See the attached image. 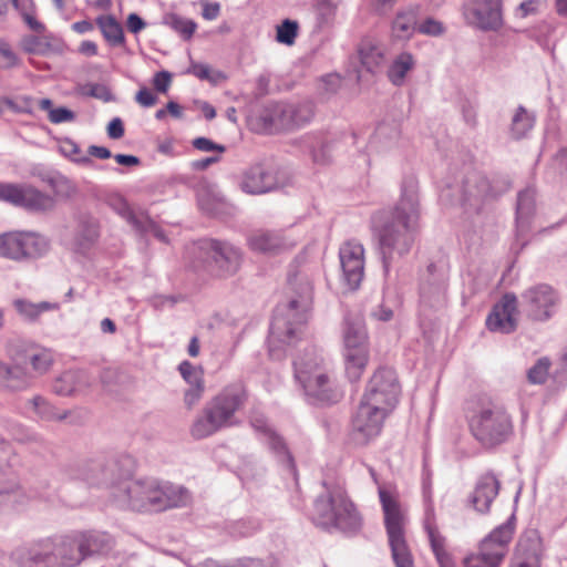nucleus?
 Listing matches in <instances>:
<instances>
[{"label": "nucleus", "instance_id": "423d86ee", "mask_svg": "<svg viewBox=\"0 0 567 567\" xmlns=\"http://www.w3.org/2000/svg\"><path fill=\"white\" fill-rule=\"evenodd\" d=\"M470 430L475 440L485 449L504 444L514 432L513 420L498 403H482L470 417Z\"/></svg>", "mask_w": 567, "mask_h": 567}, {"label": "nucleus", "instance_id": "ea45409f", "mask_svg": "<svg viewBox=\"0 0 567 567\" xmlns=\"http://www.w3.org/2000/svg\"><path fill=\"white\" fill-rule=\"evenodd\" d=\"M21 48L24 52L38 55H48L53 52V45L48 37L27 35L21 40Z\"/></svg>", "mask_w": 567, "mask_h": 567}, {"label": "nucleus", "instance_id": "412c9836", "mask_svg": "<svg viewBox=\"0 0 567 567\" xmlns=\"http://www.w3.org/2000/svg\"><path fill=\"white\" fill-rule=\"evenodd\" d=\"M53 567H76L83 561L75 534L50 538Z\"/></svg>", "mask_w": 567, "mask_h": 567}, {"label": "nucleus", "instance_id": "37998d69", "mask_svg": "<svg viewBox=\"0 0 567 567\" xmlns=\"http://www.w3.org/2000/svg\"><path fill=\"white\" fill-rule=\"evenodd\" d=\"M551 361L548 357L539 358L527 371V379L530 384H544L549 375Z\"/></svg>", "mask_w": 567, "mask_h": 567}, {"label": "nucleus", "instance_id": "5701e85b", "mask_svg": "<svg viewBox=\"0 0 567 567\" xmlns=\"http://www.w3.org/2000/svg\"><path fill=\"white\" fill-rule=\"evenodd\" d=\"M276 186L274 176L261 164L245 169L239 182L240 189L249 195H260L272 190Z\"/></svg>", "mask_w": 567, "mask_h": 567}, {"label": "nucleus", "instance_id": "39448f33", "mask_svg": "<svg viewBox=\"0 0 567 567\" xmlns=\"http://www.w3.org/2000/svg\"><path fill=\"white\" fill-rule=\"evenodd\" d=\"M326 487L313 504L312 522L326 530L355 533L361 527V517L347 493L339 486Z\"/></svg>", "mask_w": 567, "mask_h": 567}, {"label": "nucleus", "instance_id": "bb28decb", "mask_svg": "<svg viewBox=\"0 0 567 567\" xmlns=\"http://www.w3.org/2000/svg\"><path fill=\"white\" fill-rule=\"evenodd\" d=\"M493 196L488 181L473 173L466 177L463 184V203L477 207L484 199Z\"/></svg>", "mask_w": 567, "mask_h": 567}, {"label": "nucleus", "instance_id": "2f4dec72", "mask_svg": "<svg viewBox=\"0 0 567 567\" xmlns=\"http://www.w3.org/2000/svg\"><path fill=\"white\" fill-rule=\"evenodd\" d=\"M415 66V60L409 52L400 53L388 70V78L392 84L400 86L404 83L406 74Z\"/></svg>", "mask_w": 567, "mask_h": 567}, {"label": "nucleus", "instance_id": "a211bd4d", "mask_svg": "<svg viewBox=\"0 0 567 567\" xmlns=\"http://www.w3.org/2000/svg\"><path fill=\"white\" fill-rule=\"evenodd\" d=\"M10 561L12 567H53L50 538L16 548Z\"/></svg>", "mask_w": 567, "mask_h": 567}, {"label": "nucleus", "instance_id": "20e7f679", "mask_svg": "<svg viewBox=\"0 0 567 567\" xmlns=\"http://www.w3.org/2000/svg\"><path fill=\"white\" fill-rule=\"evenodd\" d=\"M394 392H363L351 417L348 444L364 447L382 431L384 420L392 412L396 398Z\"/></svg>", "mask_w": 567, "mask_h": 567}, {"label": "nucleus", "instance_id": "6e6d98bb", "mask_svg": "<svg viewBox=\"0 0 567 567\" xmlns=\"http://www.w3.org/2000/svg\"><path fill=\"white\" fill-rule=\"evenodd\" d=\"M49 121L53 124L72 122L75 118L74 112L66 107H58L48 114Z\"/></svg>", "mask_w": 567, "mask_h": 567}, {"label": "nucleus", "instance_id": "a19ab883", "mask_svg": "<svg viewBox=\"0 0 567 567\" xmlns=\"http://www.w3.org/2000/svg\"><path fill=\"white\" fill-rule=\"evenodd\" d=\"M535 117L523 106H519L512 120V134L515 138H522L532 130Z\"/></svg>", "mask_w": 567, "mask_h": 567}, {"label": "nucleus", "instance_id": "09e8293b", "mask_svg": "<svg viewBox=\"0 0 567 567\" xmlns=\"http://www.w3.org/2000/svg\"><path fill=\"white\" fill-rule=\"evenodd\" d=\"M32 368L40 373L48 371L53 362V354L49 349H38L29 355Z\"/></svg>", "mask_w": 567, "mask_h": 567}, {"label": "nucleus", "instance_id": "c85d7f7f", "mask_svg": "<svg viewBox=\"0 0 567 567\" xmlns=\"http://www.w3.org/2000/svg\"><path fill=\"white\" fill-rule=\"evenodd\" d=\"M535 210V190L530 187L519 192L516 207V221L518 231L528 229L529 219Z\"/></svg>", "mask_w": 567, "mask_h": 567}, {"label": "nucleus", "instance_id": "58836bf2", "mask_svg": "<svg viewBox=\"0 0 567 567\" xmlns=\"http://www.w3.org/2000/svg\"><path fill=\"white\" fill-rule=\"evenodd\" d=\"M370 390H388L400 386L393 370L388 367H380L369 381Z\"/></svg>", "mask_w": 567, "mask_h": 567}, {"label": "nucleus", "instance_id": "f03ea898", "mask_svg": "<svg viewBox=\"0 0 567 567\" xmlns=\"http://www.w3.org/2000/svg\"><path fill=\"white\" fill-rule=\"evenodd\" d=\"M419 198L413 188L404 189L392 209L380 212L372 217L371 227L385 274L394 260L410 252L419 229Z\"/></svg>", "mask_w": 567, "mask_h": 567}, {"label": "nucleus", "instance_id": "c9c22d12", "mask_svg": "<svg viewBox=\"0 0 567 567\" xmlns=\"http://www.w3.org/2000/svg\"><path fill=\"white\" fill-rule=\"evenodd\" d=\"M97 236V227L94 220L81 223L74 237V249L79 252H85L94 244Z\"/></svg>", "mask_w": 567, "mask_h": 567}, {"label": "nucleus", "instance_id": "aec40b11", "mask_svg": "<svg viewBox=\"0 0 567 567\" xmlns=\"http://www.w3.org/2000/svg\"><path fill=\"white\" fill-rule=\"evenodd\" d=\"M312 116L313 107L309 103L298 105L275 104L270 122L281 128L292 130L307 124Z\"/></svg>", "mask_w": 567, "mask_h": 567}, {"label": "nucleus", "instance_id": "de8ad7c7", "mask_svg": "<svg viewBox=\"0 0 567 567\" xmlns=\"http://www.w3.org/2000/svg\"><path fill=\"white\" fill-rule=\"evenodd\" d=\"M361 63L368 71L374 72L383 63L384 55L381 49L369 47L360 50Z\"/></svg>", "mask_w": 567, "mask_h": 567}, {"label": "nucleus", "instance_id": "72a5a7b5", "mask_svg": "<svg viewBox=\"0 0 567 567\" xmlns=\"http://www.w3.org/2000/svg\"><path fill=\"white\" fill-rule=\"evenodd\" d=\"M8 444L0 439V462L8 455ZM10 464L0 463V508L9 501L16 491V483L9 478Z\"/></svg>", "mask_w": 567, "mask_h": 567}, {"label": "nucleus", "instance_id": "f8f14e48", "mask_svg": "<svg viewBox=\"0 0 567 567\" xmlns=\"http://www.w3.org/2000/svg\"><path fill=\"white\" fill-rule=\"evenodd\" d=\"M557 302L556 291L545 284L533 286L522 293L523 308L527 317L535 321L548 320Z\"/></svg>", "mask_w": 567, "mask_h": 567}, {"label": "nucleus", "instance_id": "e433bc0d", "mask_svg": "<svg viewBox=\"0 0 567 567\" xmlns=\"http://www.w3.org/2000/svg\"><path fill=\"white\" fill-rule=\"evenodd\" d=\"M417 30L415 14L413 12L398 13L393 23L392 32L396 39L406 40Z\"/></svg>", "mask_w": 567, "mask_h": 567}, {"label": "nucleus", "instance_id": "0eeeda50", "mask_svg": "<svg viewBox=\"0 0 567 567\" xmlns=\"http://www.w3.org/2000/svg\"><path fill=\"white\" fill-rule=\"evenodd\" d=\"M379 497L395 567H414L413 557L404 537L405 516L399 501L380 485Z\"/></svg>", "mask_w": 567, "mask_h": 567}, {"label": "nucleus", "instance_id": "ddd939ff", "mask_svg": "<svg viewBox=\"0 0 567 567\" xmlns=\"http://www.w3.org/2000/svg\"><path fill=\"white\" fill-rule=\"evenodd\" d=\"M344 281L350 289H358L364 277V248L354 240L344 243L339 250Z\"/></svg>", "mask_w": 567, "mask_h": 567}, {"label": "nucleus", "instance_id": "052dcab7", "mask_svg": "<svg viewBox=\"0 0 567 567\" xmlns=\"http://www.w3.org/2000/svg\"><path fill=\"white\" fill-rule=\"evenodd\" d=\"M179 371L182 377L189 383V384H196L199 389L200 385L198 384V372L196 369L187 361H184L179 364Z\"/></svg>", "mask_w": 567, "mask_h": 567}, {"label": "nucleus", "instance_id": "4c0bfd02", "mask_svg": "<svg viewBox=\"0 0 567 567\" xmlns=\"http://www.w3.org/2000/svg\"><path fill=\"white\" fill-rule=\"evenodd\" d=\"M163 23L179 33L185 40H189L193 37L197 27L193 20L185 19L175 13L165 14Z\"/></svg>", "mask_w": 567, "mask_h": 567}, {"label": "nucleus", "instance_id": "cd10ccee", "mask_svg": "<svg viewBox=\"0 0 567 567\" xmlns=\"http://www.w3.org/2000/svg\"><path fill=\"white\" fill-rule=\"evenodd\" d=\"M12 306L18 316L27 322H37L43 312L58 309L56 303L41 301L32 302L24 298H17L12 301Z\"/></svg>", "mask_w": 567, "mask_h": 567}, {"label": "nucleus", "instance_id": "a878e982", "mask_svg": "<svg viewBox=\"0 0 567 567\" xmlns=\"http://www.w3.org/2000/svg\"><path fill=\"white\" fill-rule=\"evenodd\" d=\"M248 245L251 250L264 254H277L292 246L281 234L269 230H258L251 234Z\"/></svg>", "mask_w": 567, "mask_h": 567}, {"label": "nucleus", "instance_id": "bf43d9fd", "mask_svg": "<svg viewBox=\"0 0 567 567\" xmlns=\"http://www.w3.org/2000/svg\"><path fill=\"white\" fill-rule=\"evenodd\" d=\"M171 83L172 74L167 71L157 72L153 78V85L161 93L167 92Z\"/></svg>", "mask_w": 567, "mask_h": 567}, {"label": "nucleus", "instance_id": "69168bd1", "mask_svg": "<svg viewBox=\"0 0 567 567\" xmlns=\"http://www.w3.org/2000/svg\"><path fill=\"white\" fill-rule=\"evenodd\" d=\"M22 371L18 367H9L0 361V381L19 379Z\"/></svg>", "mask_w": 567, "mask_h": 567}, {"label": "nucleus", "instance_id": "7c9ffc66", "mask_svg": "<svg viewBox=\"0 0 567 567\" xmlns=\"http://www.w3.org/2000/svg\"><path fill=\"white\" fill-rule=\"evenodd\" d=\"M96 24L110 45L122 47L125 43L123 28L113 16L97 17Z\"/></svg>", "mask_w": 567, "mask_h": 567}, {"label": "nucleus", "instance_id": "49530a36", "mask_svg": "<svg viewBox=\"0 0 567 567\" xmlns=\"http://www.w3.org/2000/svg\"><path fill=\"white\" fill-rule=\"evenodd\" d=\"M307 403L326 408L339 402L342 398V392H303Z\"/></svg>", "mask_w": 567, "mask_h": 567}, {"label": "nucleus", "instance_id": "473e14b6", "mask_svg": "<svg viewBox=\"0 0 567 567\" xmlns=\"http://www.w3.org/2000/svg\"><path fill=\"white\" fill-rule=\"evenodd\" d=\"M220 430L221 426L218 424V422L204 409L203 412L193 421L189 427V433L193 439L202 440L217 433Z\"/></svg>", "mask_w": 567, "mask_h": 567}, {"label": "nucleus", "instance_id": "a18cd8bd", "mask_svg": "<svg viewBox=\"0 0 567 567\" xmlns=\"http://www.w3.org/2000/svg\"><path fill=\"white\" fill-rule=\"evenodd\" d=\"M11 436L19 443L31 444L34 443L40 447H45V441L38 433L24 427L21 424H12L10 427Z\"/></svg>", "mask_w": 567, "mask_h": 567}, {"label": "nucleus", "instance_id": "13d9d810", "mask_svg": "<svg viewBox=\"0 0 567 567\" xmlns=\"http://www.w3.org/2000/svg\"><path fill=\"white\" fill-rule=\"evenodd\" d=\"M193 146L203 152L217 151L219 153L225 152V146L219 145L206 137H197L193 141Z\"/></svg>", "mask_w": 567, "mask_h": 567}, {"label": "nucleus", "instance_id": "4be33fe9", "mask_svg": "<svg viewBox=\"0 0 567 567\" xmlns=\"http://www.w3.org/2000/svg\"><path fill=\"white\" fill-rule=\"evenodd\" d=\"M424 529L440 567H454L451 555L445 550V539L435 523L434 507L430 495H425Z\"/></svg>", "mask_w": 567, "mask_h": 567}, {"label": "nucleus", "instance_id": "c03bdc74", "mask_svg": "<svg viewBox=\"0 0 567 567\" xmlns=\"http://www.w3.org/2000/svg\"><path fill=\"white\" fill-rule=\"evenodd\" d=\"M32 406L35 413L44 420H64L66 411H60L47 402L42 396L37 395L32 400Z\"/></svg>", "mask_w": 567, "mask_h": 567}, {"label": "nucleus", "instance_id": "603ef678", "mask_svg": "<svg viewBox=\"0 0 567 567\" xmlns=\"http://www.w3.org/2000/svg\"><path fill=\"white\" fill-rule=\"evenodd\" d=\"M116 210L123 218L126 219L128 224H131L134 227V229H136L137 226H141V221L145 216L144 213H134L128 206V204L122 198L118 199Z\"/></svg>", "mask_w": 567, "mask_h": 567}, {"label": "nucleus", "instance_id": "6ab92c4d", "mask_svg": "<svg viewBox=\"0 0 567 567\" xmlns=\"http://www.w3.org/2000/svg\"><path fill=\"white\" fill-rule=\"evenodd\" d=\"M199 249L214 260L223 275L235 274L241 261V255L233 245L218 240H204Z\"/></svg>", "mask_w": 567, "mask_h": 567}, {"label": "nucleus", "instance_id": "4468645a", "mask_svg": "<svg viewBox=\"0 0 567 567\" xmlns=\"http://www.w3.org/2000/svg\"><path fill=\"white\" fill-rule=\"evenodd\" d=\"M245 400L246 392H219L205 405V410L224 429L235 424V413Z\"/></svg>", "mask_w": 567, "mask_h": 567}, {"label": "nucleus", "instance_id": "0e129e2a", "mask_svg": "<svg viewBox=\"0 0 567 567\" xmlns=\"http://www.w3.org/2000/svg\"><path fill=\"white\" fill-rule=\"evenodd\" d=\"M127 30L134 34L141 32L145 27V21L136 13H130L126 19Z\"/></svg>", "mask_w": 567, "mask_h": 567}, {"label": "nucleus", "instance_id": "7ed1b4c3", "mask_svg": "<svg viewBox=\"0 0 567 567\" xmlns=\"http://www.w3.org/2000/svg\"><path fill=\"white\" fill-rule=\"evenodd\" d=\"M289 300L276 308L268 338L269 354L280 360L286 347L292 346L302 334L313 299V285L302 270L288 276Z\"/></svg>", "mask_w": 567, "mask_h": 567}, {"label": "nucleus", "instance_id": "6e6552de", "mask_svg": "<svg viewBox=\"0 0 567 567\" xmlns=\"http://www.w3.org/2000/svg\"><path fill=\"white\" fill-rule=\"evenodd\" d=\"M49 249L48 239L33 231H9L0 235V257L14 261L42 256Z\"/></svg>", "mask_w": 567, "mask_h": 567}, {"label": "nucleus", "instance_id": "e2e57ef3", "mask_svg": "<svg viewBox=\"0 0 567 567\" xmlns=\"http://www.w3.org/2000/svg\"><path fill=\"white\" fill-rule=\"evenodd\" d=\"M124 124L120 117H114L107 125V135L110 138L118 140L124 135Z\"/></svg>", "mask_w": 567, "mask_h": 567}, {"label": "nucleus", "instance_id": "8fccbe9b", "mask_svg": "<svg viewBox=\"0 0 567 567\" xmlns=\"http://www.w3.org/2000/svg\"><path fill=\"white\" fill-rule=\"evenodd\" d=\"M298 34V23L286 19L280 25L277 27L276 39L278 42L291 45Z\"/></svg>", "mask_w": 567, "mask_h": 567}, {"label": "nucleus", "instance_id": "393cba45", "mask_svg": "<svg viewBox=\"0 0 567 567\" xmlns=\"http://www.w3.org/2000/svg\"><path fill=\"white\" fill-rule=\"evenodd\" d=\"M251 426L265 436L269 447L280 457L286 460L289 465H292V457L289 454L284 439L278 435L267 423L262 413L254 411L250 415Z\"/></svg>", "mask_w": 567, "mask_h": 567}, {"label": "nucleus", "instance_id": "1a4fd4ad", "mask_svg": "<svg viewBox=\"0 0 567 567\" xmlns=\"http://www.w3.org/2000/svg\"><path fill=\"white\" fill-rule=\"evenodd\" d=\"M513 533V525L509 522L496 527L482 540L478 551L464 559V565L466 567H498L506 555Z\"/></svg>", "mask_w": 567, "mask_h": 567}, {"label": "nucleus", "instance_id": "680f3d73", "mask_svg": "<svg viewBox=\"0 0 567 567\" xmlns=\"http://www.w3.org/2000/svg\"><path fill=\"white\" fill-rule=\"evenodd\" d=\"M136 102L144 106V107H151L153 106L157 99L156 96L146 87H142L135 95Z\"/></svg>", "mask_w": 567, "mask_h": 567}, {"label": "nucleus", "instance_id": "5fc2aeb1", "mask_svg": "<svg viewBox=\"0 0 567 567\" xmlns=\"http://www.w3.org/2000/svg\"><path fill=\"white\" fill-rule=\"evenodd\" d=\"M140 234H152L154 237L159 239L161 241L166 243V236L159 226L156 225L154 220H152L147 215H145L141 221V226H137L135 229Z\"/></svg>", "mask_w": 567, "mask_h": 567}, {"label": "nucleus", "instance_id": "3c124183", "mask_svg": "<svg viewBox=\"0 0 567 567\" xmlns=\"http://www.w3.org/2000/svg\"><path fill=\"white\" fill-rule=\"evenodd\" d=\"M82 94L101 100L103 102H111L114 100V96L111 90L101 83H89L85 84L82 90Z\"/></svg>", "mask_w": 567, "mask_h": 567}, {"label": "nucleus", "instance_id": "4d7b16f0", "mask_svg": "<svg viewBox=\"0 0 567 567\" xmlns=\"http://www.w3.org/2000/svg\"><path fill=\"white\" fill-rule=\"evenodd\" d=\"M0 55L6 61V68H13L20 62L11 45L4 40H0Z\"/></svg>", "mask_w": 567, "mask_h": 567}, {"label": "nucleus", "instance_id": "b1692460", "mask_svg": "<svg viewBox=\"0 0 567 567\" xmlns=\"http://www.w3.org/2000/svg\"><path fill=\"white\" fill-rule=\"evenodd\" d=\"M83 560L95 555H107L114 547V538L105 533L97 530L74 533Z\"/></svg>", "mask_w": 567, "mask_h": 567}, {"label": "nucleus", "instance_id": "f3484780", "mask_svg": "<svg viewBox=\"0 0 567 567\" xmlns=\"http://www.w3.org/2000/svg\"><path fill=\"white\" fill-rule=\"evenodd\" d=\"M517 297L505 293L486 319L488 330L499 333H511L517 327Z\"/></svg>", "mask_w": 567, "mask_h": 567}, {"label": "nucleus", "instance_id": "dca6fc26", "mask_svg": "<svg viewBox=\"0 0 567 567\" xmlns=\"http://www.w3.org/2000/svg\"><path fill=\"white\" fill-rule=\"evenodd\" d=\"M501 489V481L493 471L481 474L468 496V503L480 514H487Z\"/></svg>", "mask_w": 567, "mask_h": 567}, {"label": "nucleus", "instance_id": "f257e3e1", "mask_svg": "<svg viewBox=\"0 0 567 567\" xmlns=\"http://www.w3.org/2000/svg\"><path fill=\"white\" fill-rule=\"evenodd\" d=\"M110 472L102 463L91 462L83 466L79 477L89 485L109 487L114 504L120 508L163 512L187 506L190 502V494L183 486L154 477L109 480Z\"/></svg>", "mask_w": 567, "mask_h": 567}, {"label": "nucleus", "instance_id": "c756f323", "mask_svg": "<svg viewBox=\"0 0 567 567\" xmlns=\"http://www.w3.org/2000/svg\"><path fill=\"white\" fill-rule=\"evenodd\" d=\"M369 361L368 348L347 350L346 352V373L350 381H358Z\"/></svg>", "mask_w": 567, "mask_h": 567}, {"label": "nucleus", "instance_id": "9d476101", "mask_svg": "<svg viewBox=\"0 0 567 567\" xmlns=\"http://www.w3.org/2000/svg\"><path fill=\"white\" fill-rule=\"evenodd\" d=\"M0 200L40 214L52 212L56 206L52 195L29 184L0 183Z\"/></svg>", "mask_w": 567, "mask_h": 567}, {"label": "nucleus", "instance_id": "79ce46f5", "mask_svg": "<svg viewBox=\"0 0 567 567\" xmlns=\"http://www.w3.org/2000/svg\"><path fill=\"white\" fill-rule=\"evenodd\" d=\"M365 340H367V333L361 323L347 322V326L344 329V344H346L347 350L367 348Z\"/></svg>", "mask_w": 567, "mask_h": 567}, {"label": "nucleus", "instance_id": "338daca9", "mask_svg": "<svg viewBox=\"0 0 567 567\" xmlns=\"http://www.w3.org/2000/svg\"><path fill=\"white\" fill-rule=\"evenodd\" d=\"M555 168L560 175L567 177V147L560 150L553 159Z\"/></svg>", "mask_w": 567, "mask_h": 567}, {"label": "nucleus", "instance_id": "864d4df0", "mask_svg": "<svg viewBox=\"0 0 567 567\" xmlns=\"http://www.w3.org/2000/svg\"><path fill=\"white\" fill-rule=\"evenodd\" d=\"M417 31L430 37H440L445 32L444 24L433 18H426L417 25Z\"/></svg>", "mask_w": 567, "mask_h": 567}, {"label": "nucleus", "instance_id": "9b49d317", "mask_svg": "<svg viewBox=\"0 0 567 567\" xmlns=\"http://www.w3.org/2000/svg\"><path fill=\"white\" fill-rule=\"evenodd\" d=\"M295 380L303 390H316L331 385V378L315 348L303 351L293 361Z\"/></svg>", "mask_w": 567, "mask_h": 567}, {"label": "nucleus", "instance_id": "774afa93", "mask_svg": "<svg viewBox=\"0 0 567 567\" xmlns=\"http://www.w3.org/2000/svg\"><path fill=\"white\" fill-rule=\"evenodd\" d=\"M220 6L217 2H207L204 4L202 16L206 20H214L219 16Z\"/></svg>", "mask_w": 567, "mask_h": 567}, {"label": "nucleus", "instance_id": "f704fd0d", "mask_svg": "<svg viewBox=\"0 0 567 567\" xmlns=\"http://www.w3.org/2000/svg\"><path fill=\"white\" fill-rule=\"evenodd\" d=\"M43 181L51 187L55 200H71L78 195L74 182L63 175L50 176Z\"/></svg>", "mask_w": 567, "mask_h": 567}, {"label": "nucleus", "instance_id": "2eb2a0df", "mask_svg": "<svg viewBox=\"0 0 567 567\" xmlns=\"http://www.w3.org/2000/svg\"><path fill=\"white\" fill-rule=\"evenodd\" d=\"M468 23L483 30H496L502 24L499 0H473L465 7Z\"/></svg>", "mask_w": 567, "mask_h": 567}]
</instances>
